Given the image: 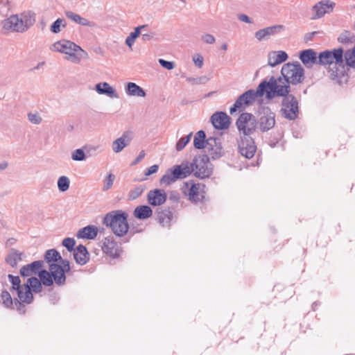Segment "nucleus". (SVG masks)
I'll list each match as a JSON object with an SVG mask.
<instances>
[{"label": "nucleus", "mask_w": 355, "mask_h": 355, "mask_svg": "<svg viewBox=\"0 0 355 355\" xmlns=\"http://www.w3.org/2000/svg\"><path fill=\"white\" fill-rule=\"evenodd\" d=\"M318 64L329 65V77L338 83L342 82V78L345 77V69L343 62V50L341 48L321 52L318 55Z\"/></svg>", "instance_id": "nucleus-1"}, {"label": "nucleus", "mask_w": 355, "mask_h": 355, "mask_svg": "<svg viewBox=\"0 0 355 355\" xmlns=\"http://www.w3.org/2000/svg\"><path fill=\"white\" fill-rule=\"evenodd\" d=\"M35 15L31 11L10 15L2 21V28L8 32L24 33L35 23Z\"/></svg>", "instance_id": "nucleus-2"}, {"label": "nucleus", "mask_w": 355, "mask_h": 355, "mask_svg": "<svg viewBox=\"0 0 355 355\" xmlns=\"http://www.w3.org/2000/svg\"><path fill=\"white\" fill-rule=\"evenodd\" d=\"M260 84L264 85V94L268 99L275 96L285 97L290 92V85L282 76L278 78L271 76L268 80L264 79Z\"/></svg>", "instance_id": "nucleus-3"}, {"label": "nucleus", "mask_w": 355, "mask_h": 355, "mask_svg": "<svg viewBox=\"0 0 355 355\" xmlns=\"http://www.w3.org/2000/svg\"><path fill=\"white\" fill-rule=\"evenodd\" d=\"M127 218L128 214L121 210H116L107 214L104 217L103 222L106 226L112 229L114 234L123 236L129 229Z\"/></svg>", "instance_id": "nucleus-4"}, {"label": "nucleus", "mask_w": 355, "mask_h": 355, "mask_svg": "<svg viewBox=\"0 0 355 355\" xmlns=\"http://www.w3.org/2000/svg\"><path fill=\"white\" fill-rule=\"evenodd\" d=\"M281 74L289 85L301 83L304 78V70L298 62L284 64Z\"/></svg>", "instance_id": "nucleus-5"}, {"label": "nucleus", "mask_w": 355, "mask_h": 355, "mask_svg": "<svg viewBox=\"0 0 355 355\" xmlns=\"http://www.w3.org/2000/svg\"><path fill=\"white\" fill-rule=\"evenodd\" d=\"M9 281L12 284V292L16 293L20 301L30 304L33 300V294L28 284H21L19 276L8 275Z\"/></svg>", "instance_id": "nucleus-6"}, {"label": "nucleus", "mask_w": 355, "mask_h": 355, "mask_svg": "<svg viewBox=\"0 0 355 355\" xmlns=\"http://www.w3.org/2000/svg\"><path fill=\"white\" fill-rule=\"evenodd\" d=\"M205 186L200 183H195L193 180L184 182L181 190L184 195L193 202H198L205 197Z\"/></svg>", "instance_id": "nucleus-7"}, {"label": "nucleus", "mask_w": 355, "mask_h": 355, "mask_svg": "<svg viewBox=\"0 0 355 355\" xmlns=\"http://www.w3.org/2000/svg\"><path fill=\"white\" fill-rule=\"evenodd\" d=\"M192 170L195 176L200 178H208L212 173L211 164L207 155L196 157L192 161Z\"/></svg>", "instance_id": "nucleus-8"}, {"label": "nucleus", "mask_w": 355, "mask_h": 355, "mask_svg": "<svg viewBox=\"0 0 355 355\" xmlns=\"http://www.w3.org/2000/svg\"><path fill=\"white\" fill-rule=\"evenodd\" d=\"M236 127L243 137H250L257 126V121L255 116L250 113H242L236 122Z\"/></svg>", "instance_id": "nucleus-9"}, {"label": "nucleus", "mask_w": 355, "mask_h": 355, "mask_svg": "<svg viewBox=\"0 0 355 355\" xmlns=\"http://www.w3.org/2000/svg\"><path fill=\"white\" fill-rule=\"evenodd\" d=\"M281 112L282 116L289 120H295L299 113L298 102L293 95L283 98Z\"/></svg>", "instance_id": "nucleus-10"}, {"label": "nucleus", "mask_w": 355, "mask_h": 355, "mask_svg": "<svg viewBox=\"0 0 355 355\" xmlns=\"http://www.w3.org/2000/svg\"><path fill=\"white\" fill-rule=\"evenodd\" d=\"M62 266L55 263L49 266V271L51 272L52 278L57 285H62L66 281L64 273L70 270L69 261L67 260H62Z\"/></svg>", "instance_id": "nucleus-11"}, {"label": "nucleus", "mask_w": 355, "mask_h": 355, "mask_svg": "<svg viewBox=\"0 0 355 355\" xmlns=\"http://www.w3.org/2000/svg\"><path fill=\"white\" fill-rule=\"evenodd\" d=\"M257 125L263 132L272 129L275 125V114L268 107L262 110L261 115L259 117Z\"/></svg>", "instance_id": "nucleus-12"}, {"label": "nucleus", "mask_w": 355, "mask_h": 355, "mask_svg": "<svg viewBox=\"0 0 355 355\" xmlns=\"http://www.w3.org/2000/svg\"><path fill=\"white\" fill-rule=\"evenodd\" d=\"M238 148L240 154L248 159L252 158L256 152L254 142L250 137H241L238 141Z\"/></svg>", "instance_id": "nucleus-13"}, {"label": "nucleus", "mask_w": 355, "mask_h": 355, "mask_svg": "<svg viewBox=\"0 0 355 355\" xmlns=\"http://www.w3.org/2000/svg\"><path fill=\"white\" fill-rule=\"evenodd\" d=\"M335 3L329 0L321 1L318 2L312 8V19L322 17L326 13H329L334 9Z\"/></svg>", "instance_id": "nucleus-14"}, {"label": "nucleus", "mask_w": 355, "mask_h": 355, "mask_svg": "<svg viewBox=\"0 0 355 355\" xmlns=\"http://www.w3.org/2000/svg\"><path fill=\"white\" fill-rule=\"evenodd\" d=\"M208 153V157L218 159L222 156V146L219 139L209 137L207 139V145L204 148Z\"/></svg>", "instance_id": "nucleus-15"}, {"label": "nucleus", "mask_w": 355, "mask_h": 355, "mask_svg": "<svg viewBox=\"0 0 355 355\" xmlns=\"http://www.w3.org/2000/svg\"><path fill=\"white\" fill-rule=\"evenodd\" d=\"M211 121L214 127L218 130H225L230 125V118L223 112H216L211 116Z\"/></svg>", "instance_id": "nucleus-16"}, {"label": "nucleus", "mask_w": 355, "mask_h": 355, "mask_svg": "<svg viewBox=\"0 0 355 355\" xmlns=\"http://www.w3.org/2000/svg\"><path fill=\"white\" fill-rule=\"evenodd\" d=\"M77 46H78V45L72 42L62 40L51 44L50 46V50L55 52H60L67 55L69 53L74 51Z\"/></svg>", "instance_id": "nucleus-17"}, {"label": "nucleus", "mask_w": 355, "mask_h": 355, "mask_svg": "<svg viewBox=\"0 0 355 355\" xmlns=\"http://www.w3.org/2000/svg\"><path fill=\"white\" fill-rule=\"evenodd\" d=\"M284 30L282 25H275L260 29L255 33V37L258 41L268 40L270 37L280 33Z\"/></svg>", "instance_id": "nucleus-18"}, {"label": "nucleus", "mask_w": 355, "mask_h": 355, "mask_svg": "<svg viewBox=\"0 0 355 355\" xmlns=\"http://www.w3.org/2000/svg\"><path fill=\"white\" fill-rule=\"evenodd\" d=\"M133 137V134L130 131L123 132L121 137L114 140L112 143V150L114 153H120L125 147L128 146Z\"/></svg>", "instance_id": "nucleus-19"}, {"label": "nucleus", "mask_w": 355, "mask_h": 355, "mask_svg": "<svg viewBox=\"0 0 355 355\" xmlns=\"http://www.w3.org/2000/svg\"><path fill=\"white\" fill-rule=\"evenodd\" d=\"M264 94V85L259 84L256 90L250 89L244 92L242 98L245 99V105H252L258 97H261Z\"/></svg>", "instance_id": "nucleus-20"}, {"label": "nucleus", "mask_w": 355, "mask_h": 355, "mask_svg": "<svg viewBox=\"0 0 355 355\" xmlns=\"http://www.w3.org/2000/svg\"><path fill=\"white\" fill-rule=\"evenodd\" d=\"M300 59L306 67H312L314 64H318V56L313 49H306L301 51Z\"/></svg>", "instance_id": "nucleus-21"}, {"label": "nucleus", "mask_w": 355, "mask_h": 355, "mask_svg": "<svg viewBox=\"0 0 355 355\" xmlns=\"http://www.w3.org/2000/svg\"><path fill=\"white\" fill-rule=\"evenodd\" d=\"M166 200V194L163 190L155 189L153 191H150L148 194V201L151 205H160L164 204Z\"/></svg>", "instance_id": "nucleus-22"}, {"label": "nucleus", "mask_w": 355, "mask_h": 355, "mask_svg": "<svg viewBox=\"0 0 355 355\" xmlns=\"http://www.w3.org/2000/svg\"><path fill=\"white\" fill-rule=\"evenodd\" d=\"M88 57V53L78 46L74 51L69 53L68 55H66L65 59L72 63L79 64L82 60L87 59Z\"/></svg>", "instance_id": "nucleus-23"}, {"label": "nucleus", "mask_w": 355, "mask_h": 355, "mask_svg": "<svg viewBox=\"0 0 355 355\" xmlns=\"http://www.w3.org/2000/svg\"><path fill=\"white\" fill-rule=\"evenodd\" d=\"M95 89L99 94H104L111 98H117L119 95L116 90L107 83H99L96 85Z\"/></svg>", "instance_id": "nucleus-24"}, {"label": "nucleus", "mask_w": 355, "mask_h": 355, "mask_svg": "<svg viewBox=\"0 0 355 355\" xmlns=\"http://www.w3.org/2000/svg\"><path fill=\"white\" fill-rule=\"evenodd\" d=\"M287 59L288 55L283 51H271L268 55V63L271 67H275Z\"/></svg>", "instance_id": "nucleus-25"}, {"label": "nucleus", "mask_w": 355, "mask_h": 355, "mask_svg": "<svg viewBox=\"0 0 355 355\" xmlns=\"http://www.w3.org/2000/svg\"><path fill=\"white\" fill-rule=\"evenodd\" d=\"M102 249L105 253L112 257H117L120 254V250L116 243L109 238L104 239Z\"/></svg>", "instance_id": "nucleus-26"}, {"label": "nucleus", "mask_w": 355, "mask_h": 355, "mask_svg": "<svg viewBox=\"0 0 355 355\" xmlns=\"http://www.w3.org/2000/svg\"><path fill=\"white\" fill-rule=\"evenodd\" d=\"M43 266L42 261H35L30 264L24 266L20 270V274L23 277H29L39 272Z\"/></svg>", "instance_id": "nucleus-27"}, {"label": "nucleus", "mask_w": 355, "mask_h": 355, "mask_svg": "<svg viewBox=\"0 0 355 355\" xmlns=\"http://www.w3.org/2000/svg\"><path fill=\"white\" fill-rule=\"evenodd\" d=\"M73 257L76 263L83 266L89 260V253L86 248L82 245L73 250Z\"/></svg>", "instance_id": "nucleus-28"}, {"label": "nucleus", "mask_w": 355, "mask_h": 355, "mask_svg": "<svg viewBox=\"0 0 355 355\" xmlns=\"http://www.w3.org/2000/svg\"><path fill=\"white\" fill-rule=\"evenodd\" d=\"M98 234V229L94 225H88L78 230L77 237L79 239H94Z\"/></svg>", "instance_id": "nucleus-29"}, {"label": "nucleus", "mask_w": 355, "mask_h": 355, "mask_svg": "<svg viewBox=\"0 0 355 355\" xmlns=\"http://www.w3.org/2000/svg\"><path fill=\"white\" fill-rule=\"evenodd\" d=\"M148 27V25H141L134 28V31L131 32L129 35L126 37L125 44L132 49L133 44L135 42L136 39L141 34V32L145 31Z\"/></svg>", "instance_id": "nucleus-30"}, {"label": "nucleus", "mask_w": 355, "mask_h": 355, "mask_svg": "<svg viewBox=\"0 0 355 355\" xmlns=\"http://www.w3.org/2000/svg\"><path fill=\"white\" fill-rule=\"evenodd\" d=\"M127 95L137 97H145V91L135 83H128L125 87Z\"/></svg>", "instance_id": "nucleus-31"}, {"label": "nucleus", "mask_w": 355, "mask_h": 355, "mask_svg": "<svg viewBox=\"0 0 355 355\" xmlns=\"http://www.w3.org/2000/svg\"><path fill=\"white\" fill-rule=\"evenodd\" d=\"M180 170L179 168H175L171 171H168L165 175H164L160 179V184L169 185L173 182H175L178 179H180Z\"/></svg>", "instance_id": "nucleus-32"}, {"label": "nucleus", "mask_w": 355, "mask_h": 355, "mask_svg": "<svg viewBox=\"0 0 355 355\" xmlns=\"http://www.w3.org/2000/svg\"><path fill=\"white\" fill-rule=\"evenodd\" d=\"M22 255L23 254L19 250L11 249L6 258V261L11 267L14 268L21 261Z\"/></svg>", "instance_id": "nucleus-33"}, {"label": "nucleus", "mask_w": 355, "mask_h": 355, "mask_svg": "<svg viewBox=\"0 0 355 355\" xmlns=\"http://www.w3.org/2000/svg\"><path fill=\"white\" fill-rule=\"evenodd\" d=\"M65 15L69 19H70L73 21H74L78 24H80L82 26H94V24L92 22L89 21V20H87L85 18L82 17L78 14H76L71 11L66 12Z\"/></svg>", "instance_id": "nucleus-34"}, {"label": "nucleus", "mask_w": 355, "mask_h": 355, "mask_svg": "<svg viewBox=\"0 0 355 355\" xmlns=\"http://www.w3.org/2000/svg\"><path fill=\"white\" fill-rule=\"evenodd\" d=\"M153 211L151 208L147 205H142L136 207L134 211V215L139 219H146L151 216Z\"/></svg>", "instance_id": "nucleus-35"}, {"label": "nucleus", "mask_w": 355, "mask_h": 355, "mask_svg": "<svg viewBox=\"0 0 355 355\" xmlns=\"http://www.w3.org/2000/svg\"><path fill=\"white\" fill-rule=\"evenodd\" d=\"M205 132L203 130H199L195 135L193 139V146L196 149H203L207 145Z\"/></svg>", "instance_id": "nucleus-36"}, {"label": "nucleus", "mask_w": 355, "mask_h": 355, "mask_svg": "<svg viewBox=\"0 0 355 355\" xmlns=\"http://www.w3.org/2000/svg\"><path fill=\"white\" fill-rule=\"evenodd\" d=\"M39 277L40 278V282L45 286H50L53 284V281L51 274V272H48L46 270H42L39 272Z\"/></svg>", "instance_id": "nucleus-37"}, {"label": "nucleus", "mask_w": 355, "mask_h": 355, "mask_svg": "<svg viewBox=\"0 0 355 355\" xmlns=\"http://www.w3.org/2000/svg\"><path fill=\"white\" fill-rule=\"evenodd\" d=\"M44 258L47 262L57 261L58 260L62 261V260L60 253L55 249L47 250L45 253Z\"/></svg>", "instance_id": "nucleus-38"}, {"label": "nucleus", "mask_w": 355, "mask_h": 355, "mask_svg": "<svg viewBox=\"0 0 355 355\" xmlns=\"http://www.w3.org/2000/svg\"><path fill=\"white\" fill-rule=\"evenodd\" d=\"M346 64L352 67H355V46L345 51L343 54Z\"/></svg>", "instance_id": "nucleus-39"}, {"label": "nucleus", "mask_w": 355, "mask_h": 355, "mask_svg": "<svg viewBox=\"0 0 355 355\" xmlns=\"http://www.w3.org/2000/svg\"><path fill=\"white\" fill-rule=\"evenodd\" d=\"M247 106H248V105H245V99L242 98V95H241L238 97L233 106L230 107V113L233 114L238 110L245 108Z\"/></svg>", "instance_id": "nucleus-40"}, {"label": "nucleus", "mask_w": 355, "mask_h": 355, "mask_svg": "<svg viewBox=\"0 0 355 355\" xmlns=\"http://www.w3.org/2000/svg\"><path fill=\"white\" fill-rule=\"evenodd\" d=\"M175 168H179L180 170V179L187 177L189 175L191 174V172H193L192 163L190 164V166L187 164H181L175 166Z\"/></svg>", "instance_id": "nucleus-41"}, {"label": "nucleus", "mask_w": 355, "mask_h": 355, "mask_svg": "<svg viewBox=\"0 0 355 355\" xmlns=\"http://www.w3.org/2000/svg\"><path fill=\"white\" fill-rule=\"evenodd\" d=\"M70 180L67 176H60L58 180V188L59 191L64 192L69 188Z\"/></svg>", "instance_id": "nucleus-42"}, {"label": "nucleus", "mask_w": 355, "mask_h": 355, "mask_svg": "<svg viewBox=\"0 0 355 355\" xmlns=\"http://www.w3.org/2000/svg\"><path fill=\"white\" fill-rule=\"evenodd\" d=\"M27 284L29 286L30 289L32 288L34 292L38 293L41 291L42 284L37 277H30L28 279Z\"/></svg>", "instance_id": "nucleus-43"}, {"label": "nucleus", "mask_w": 355, "mask_h": 355, "mask_svg": "<svg viewBox=\"0 0 355 355\" xmlns=\"http://www.w3.org/2000/svg\"><path fill=\"white\" fill-rule=\"evenodd\" d=\"M209 78L206 76H200L198 78H187V81L192 85H205L207 83Z\"/></svg>", "instance_id": "nucleus-44"}, {"label": "nucleus", "mask_w": 355, "mask_h": 355, "mask_svg": "<svg viewBox=\"0 0 355 355\" xmlns=\"http://www.w3.org/2000/svg\"><path fill=\"white\" fill-rule=\"evenodd\" d=\"M146 189V187L144 185H139L136 187L135 189L131 190L129 193V198L131 200H135L139 197L144 191Z\"/></svg>", "instance_id": "nucleus-45"}, {"label": "nucleus", "mask_w": 355, "mask_h": 355, "mask_svg": "<svg viewBox=\"0 0 355 355\" xmlns=\"http://www.w3.org/2000/svg\"><path fill=\"white\" fill-rule=\"evenodd\" d=\"M192 137V132L189 133L187 136L182 137L176 144V150L180 151L184 149L186 145L189 142Z\"/></svg>", "instance_id": "nucleus-46"}, {"label": "nucleus", "mask_w": 355, "mask_h": 355, "mask_svg": "<svg viewBox=\"0 0 355 355\" xmlns=\"http://www.w3.org/2000/svg\"><path fill=\"white\" fill-rule=\"evenodd\" d=\"M169 214H170L169 211H167V213H164L163 211L158 213V216H157L158 221L161 225H162V226H166V225H169V223L171 220Z\"/></svg>", "instance_id": "nucleus-47"}, {"label": "nucleus", "mask_w": 355, "mask_h": 355, "mask_svg": "<svg viewBox=\"0 0 355 355\" xmlns=\"http://www.w3.org/2000/svg\"><path fill=\"white\" fill-rule=\"evenodd\" d=\"M64 20L62 19H58L55 20L53 24L51 26V31L53 33H58L60 32V26H62L63 27L66 26V24L64 23Z\"/></svg>", "instance_id": "nucleus-48"}, {"label": "nucleus", "mask_w": 355, "mask_h": 355, "mask_svg": "<svg viewBox=\"0 0 355 355\" xmlns=\"http://www.w3.org/2000/svg\"><path fill=\"white\" fill-rule=\"evenodd\" d=\"M71 159L74 161H83L86 159L84 150L81 148L73 150L71 153Z\"/></svg>", "instance_id": "nucleus-49"}, {"label": "nucleus", "mask_w": 355, "mask_h": 355, "mask_svg": "<svg viewBox=\"0 0 355 355\" xmlns=\"http://www.w3.org/2000/svg\"><path fill=\"white\" fill-rule=\"evenodd\" d=\"M28 121L35 125L41 123L42 119L37 112H29L27 115Z\"/></svg>", "instance_id": "nucleus-50"}, {"label": "nucleus", "mask_w": 355, "mask_h": 355, "mask_svg": "<svg viewBox=\"0 0 355 355\" xmlns=\"http://www.w3.org/2000/svg\"><path fill=\"white\" fill-rule=\"evenodd\" d=\"M1 300L6 307H9L12 304L10 294L7 291H3L1 295Z\"/></svg>", "instance_id": "nucleus-51"}, {"label": "nucleus", "mask_w": 355, "mask_h": 355, "mask_svg": "<svg viewBox=\"0 0 355 355\" xmlns=\"http://www.w3.org/2000/svg\"><path fill=\"white\" fill-rule=\"evenodd\" d=\"M114 180V176L110 173L108 175H107L104 179V185L103 187V191H107L109 190L113 185Z\"/></svg>", "instance_id": "nucleus-52"}, {"label": "nucleus", "mask_w": 355, "mask_h": 355, "mask_svg": "<svg viewBox=\"0 0 355 355\" xmlns=\"http://www.w3.org/2000/svg\"><path fill=\"white\" fill-rule=\"evenodd\" d=\"M76 241L72 238H66L62 241V245L64 246L69 252L73 250V247L75 245Z\"/></svg>", "instance_id": "nucleus-53"}, {"label": "nucleus", "mask_w": 355, "mask_h": 355, "mask_svg": "<svg viewBox=\"0 0 355 355\" xmlns=\"http://www.w3.org/2000/svg\"><path fill=\"white\" fill-rule=\"evenodd\" d=\"M158 62L162 67L168 70L174 69L175 66L173 62L167 61L164 59H159Z\"/></svg>", "instance_id": "nucleus-54"}, {"label": "nucleus", "mask_w": 355, "mask_h": 355, "mask_svg": "<svg viewBox=\"0 0 355 355\" xmlns=\"http://www.w3.org/2000/svg\"><path fill=\"white\" fill-rule=\"evenodd\" d=\"M201 40H202L203 42L209 44H212L216 42L215 37L209 33L202 35L201 36Z\"/></svg>", "instance_id": "nucleus-55"}, {"label": "nucleus", "mask_w": 355, "mask_h": 355, "mask_svg": "<svg viewBox=\"0 0 355 355\" xmlns=\"http://www.w3.org/2000/svg\"><path fill=\"white\" fill-rule=\"evenodd\" d=\"M338 40L341 43H347L351 40V33L346 31L340 34Z\"/></svg>", "instance_id": "nucleus-56"}, {"label": "nucleus", "mask_w": 355, "mask_h": 355, "mask_svg": "<svg viewBox=\"0 0 355 355\" xmlns=\"http://www.w3.org/2000/svg\"><path fill=\"white\" fill-rule=\"evenodd\" d=\"M193 61L198 68H201L203 64V57L199 54L196 55L193 57Z\"/></svg>", "instance_id": "nucleus-57"}, {"label": "nucleus", "mask_w": 355, "mask_h": 355, "mask_svg": "<svg viewBox=\"0 0 355 355\" xmlns=\"http://www.w3.org/2000/svg\"><path fill=\"white\" fill-rule=\"evenodd\" d=\"M238 19L243 22L247 23V24H252L253 21L246 15L245 14H239L238 15Z\"/></svg>", "instance_id": "nucleus-58"}, {"label": "nucleus", "mask_w": 355, "mask_h": 355, "mask_svg": "<svg viewBox=\"0 0 355 355\" xmlns=\"http://www.w3.org/2000/svg\"><path fill=\"white\" fill-rule=\"evenodd\" d=\"M158 165L155 164L147 168L146 171L145 172L146 176H149L153 173H155L158 170Z\"/></svg>", "instance_id": "nucleus-59"}, {"label": "nucleus", "mask_w": 355, "mask_h": 355, "mask_svg": "<svg viewBox=\"0 0 355 355\" xmlns=\"http://www.w3.org/2000/svg\"><path fill=\"white\" fill-rule=\"evenodd\" d=\"M153 35L152 32L141 34L143 41L147 42L151 40L153 38Z\"/></svg>", "instance_id": "nucleus-60"}, {"label": "nucleus", "mask_w": 355, "mask_h": 355, "mask_svg": "<svg viewBox=\"0 0 355 355\" xmlns=\"http://www.w3.org/2000/svg\"><path fill=\"white\" fill-rule=\"evenodd\" d=\"M145 157V152L144 150H141L140 153H139V155H138V157L135 159V160L132 163V165H136L138 163H139L143 159L144 157Z\"/></svg>", "instance_id": "nucleus-61"}, {"label": "nucleus", "mask_w": 355, "mask_h": 355, "mask_svg": "<svg viewBox=\"0 0 355 355\" xmlns=\"http://www.w3.org/2000/svg\"><path fill=\"white\" fill-rule=\"evenodd\" d=\"M8 166V163L6 161L0 162V171L6 169Z\"/></svg>", "instance_id": "nucleus-62"}, {"label": "nucleus", "mask_w": 355, "mask_h": 355, "mask_svg": "<svg viewBox=\"0 0 355 355\" xmlns=\"http://www.w3.org/2000/svg\"><path fill=\"white\" fill-rule=\"evenodd\" d=\"M44 64V62H43L38 63V64L35 67H34L33 69H39L42 66H43Z\"/></svg>", "instance_id": "nucleus-63"}, {"label": "nucleus", "mask_w": 355, "mask_h": 355, "mask_svg": "<svg viewBox=\"0 0 355 355\" xmlns=\"http://www.w3.org/2000/svg\"><path fill=\"white\" fill-rule=\"evenodd\" d=\"M221 49L226 51L227 49V45L226 43H224L221 46Z\"/></svg>", "instance_id": "nucleus-64"}]
</instances>
